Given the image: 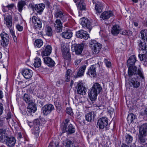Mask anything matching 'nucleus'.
Here are the masks:
<instances>
[{
  "label": "nucleus",
  "mask_w": 147,
  "mask_h": 147,
  "mask_svg": "<svg viewBox=\"0 0 147 147\" xmlns=\"http://www.w3.org/2000/svg\"><path fill=\"white\" fill-rule=\"evenodd\" d=\"M41 61L40 59L38 57H36L34 59V66L35 68H38L40 66Z\"/></svg>",
  "instance_id": "obj_35"
},
{
  "label": "nucleus",
  "mask_w": 147,
  "mask_h": 147,
  "mask_svg": "<svg viewBox=\"0 0 147 147\" xmlns=\"http://www.w3.org/2000/svg\"><path fill=\"white\" fill-rule=\"evenodd\" d=\"M98 94L92 88L89 90L88 92V97L91 101H95L96 99Z\"/></svg>",
  "instance_id": "obj_20"
},
{
  "label": "nucleus",
  "mask_w": 147,
  "mask_h": 147,
  "mask_svg": "<svg viewBox=\"0 0 147 147\" xmlns=\"http://www.w3.org/2000/svg\"><path fill=\"white\" fill-rule=\"evenodd\" d=\"M16 28L18 31L20 32L22 31L23 29V27L19 24H17L16 25Z\"/></svg>",
  "instance_id": "obj_52"
},
{
  "label": "nucleus",
  "mask_w": 147,
  "mask_h": 147,
  "mask_svg": "<svg viewBox=\"0 0 147 147\" xmlns=\"http://www.w3.org/2000/svg\"><path fill=\"white\" fill-rule=\"evenodd\" d=\"M70 76H67L65 75V81L67 82H68L70 81Z\"/></svg>",
  "instance_id": "obj_56"
},
{
  "label": "nucleus",
  "mask_w": 147,
  "mask_h": 147,
  "mask_svg": "<svg viewBox=\"0 0 147 147\" xmlns=\"http://www.w3.org/2000/svg\"><path fill=\"white\" fill-rule=\"evenodd\" d=\"M125 141L127 144L131 143L133 140V137L130 135L127 134L125 136Z\"/></svg>",
  "instance_id": "obj_42"
},
{
  "label": "nucleus",
  "mask_w": 147,
  "mask_h": 147,
  "mask_svg": "<svg viewBox=\"0 0 147 147\" xmlns=\"http://www.w3.org/2000/svg\"><path fill=\"white\" fill-rule=\"evenodd\" d=\"M12 37L13 39V40L15 42H16L17 41V39L16 36H15V34H13L12 35Z\"/></svg>",
  "instance_id": "obj_64"
},
{
  "label": "nucleus",
  "mask_w": 147,
  "mask_h": 147,
  "mask_svg": "<svg viewBox=\"0 0 147 147\" xmlns=\"http://www.w3.org/2000/svg\"><path fill=\"white\" fill-rule=\"evenodd\" d=\"M54 17L61 19L63 22H65L67 19L65 12L62 9H57L55 12Z\"/></svg>",
  "instance_id": "obj_3"
},
{
  "label": "nucleus",
  "mask_w": 147,
  "mask_h": 147,
  "mask_svg": "<svg viewBox=\"0 0 147 147\" xmlns=\"http://www.w3.org/2000/svg\"><path fill=\"white\" fill-rule=\"evenodd\" d=\"M71 70L70 69H68L66 71V75L70 76V74L71 73Z\"/></svg>",
  "instance_id": "obj_58"
},
{
  "label": "nucleus",
  "mask_w": 147,
  "mask_h": 147,
  "mask_svg": "<svg viewBox=\"0 0 147 147\" xmlns=\"http://www.w3.org/2000/svg\"><path fill=\"white\" fill-rule=\"evenodd\" d=\"M45 31L46 34L47 35L49 36H51L52 35L53 32L52 29L51 27L48 26L45 29Z\"/></svg>",
  "instance_id": "obj_44"
},
{
  "label": "nucleus",
  "mask_w": 147,
  "mask_h": 147,
  "mask_svg": "<svg viewBox=\"0 0 147 147\" xmlns=\"http://www.w3.org/2000/svg\"><path fill=\"white\" fill-rule=\"evenodd\" d=\"M85 0H73L74 2L76 3V5L78 9L81 10H84L86 9V5L84 1Z\"/></svg>",
  "instance_id": "obj_17"
},
{
  "label": "nucleus",
  "mask_w": 147,
  "mask_h": 147,
  "mask_svg": "<svg viewBox=\"0 0 147 147\" xmlns=\"http://www.w3.org/2000/svg\"><path fill=\"white\" fill-rule=\"evenodd\" d=\"M96 66L93 65H91L88 70L87 74L90 76L94 77L96 75Z\"/></svg>",
  "instance_id": "obj_23"
},
{
  "label": "nucleus",
  "mask_w": 147,
  "mask_h": 147,
  "mask_svg": "<svg viewBox=\"0 0 147 147\" xmlns=\"http://www.w3.org/2000/svg\"><path fill=\"white\" fill-rule=\"evenodd\" d=\"M121 28L118 25L113 26L112 28L111 33L114 35H117L121 32Z\"/></svg>",
  "instance_id": "obj_28"
},
{
  "label": "nucleus",
  "mask_w": 147,
  "mask_h": 147,
  "mask_svg": "<svg viewBox=\"0 0 147 147\" xmlns=\"http://www.w3.org/2000/svg\"><path fill=\"white\" fill-rule=\"evenodd\" d=\"M73 33L70 30H67L61 33L62 37L65 38L69 39L72 36Z\"/></svg>",
  "instance_id": "obj_27"
},
{
  "label": "nucleus",
  "mask_w": 147,
  "mask_h": 147,
  "mask_svg": "<svg viewBox=\"0 0 147 147\" xmlns=\"http://www.w3.org/2000/svg\"><path fill=\"white\" fill-rule=\"evenodd\" d=\"M22 73L23 76L26 79L31 78L33 74L32 71L26 68L23 69L22 70Z\"/></svg>",
  "instance_id": "obj_14"
},
{
  "label": "nucleus",
  "mask_w": 147,
  "mask_h": 147,
  "mask_svg": "<svg viewBox=\"0 0 147 147\" xmlns=\"http://www.w3.org/2000/svg\"><path fill=\"white\" fill-rule=\"evenodd\" d=\"M66 113L71 116H72L73 114V113L72 109L70 108L67 107L66 110Z\"/></svg>",
  "instance_id": "obj_49"
},
{
  "label": "nucleus",
  "mask_w": 147,
  "mask_h": 147,
  "mask_svg": "<svg viewBox=\"0 0 147 147\" xmlns=\"http://www.w3.org/2000/svg\"><path fill=\"white\" fill-rule=\"evenodd\" d=\"M84 47V44L81 43L76 45L74 47V50L76 55H80L82 53Z\"/></svg>",
  "instance_id": "obj_24"
},
{
  "label": "nucleus",
  "mask_w": 147,
  "mask_h": 147,
  "mask_svg": "<svg viewBox=\"0 0 147 147\" xmlns=\"http://www.w3.org/2000/svg\"><path fill=\"white\" fill-rule=\"evenodd\" d=\"M76 85V88L78 93L82 95H84L86 93L87 89L83 86V83L77 82Z\"/></svg>",
  "instance_id": "obj_10"
},
{
  "label": "nucleus",
  "mask_w": 147,
  "mask_h": 147,
  "mask_svg": "<svg viewBox=\"0 0 147 147\" xmlns=\"http://www.w3.org/2000/svg\"><path fill=\"white\" fill-rule=\"evenodd\" d=\"M69 120L67 119H66L64 121V122L63 123V130L64 129H66V128L67 127V125H68V123L69 122Z\"/></svg>",
  "instance_id": "obj_48"
},
{
  "label": "nucleus",
  "mask_w": 147,
  "mask_h": 147,
  "mask_svg": "<svg viewBox=\"0 0 147 147\" xmlns=\"http://www.w3.org/2000/svg\"><path fill=\"white\" fill-rule=\"evenodd\" d=\"M9 35L5 33L0 34V41L1 45L4 47H7L9 44Z\"/></svg>",
  "instance_id": "obj_7"
},
{
  "label": "nucleus",
  "mask_w": 147,
  "mask_h": 147,
  "mask_svg": "<svg viewBox=\"0 0 147 147\" xmlns=\"http://www.w3.org/2000/svg\"><path fill=\"white\" fill-rule=\"evenodd\" d=\"M121 34L123 35H127L128 32L127 30H124L122 31V32L121 33Z\"/></svg>",
  "instance_id": "obj_59"
},
{
  "label": "nucleus",
  "mask_w": 147,
  "mask_h": 147,
  "mask_svg": "<svg viewBox=\"0 0 147 147\" xmlns=\"http://www.w3.org/2000/svg\"><path fill=\"white\" fill-rule=\"evenodd\" d=\"M40 119H34L33 122V128L32 133L35 136H38L40 129Z\"/></svg>",
  "instance_id": "obj_2"
},
{
  "label": "nucleus",
  "mask_w": 147,
  "mask_h": 147,
  "mask_svg": "<svg viewBox=\"0 0 147 147\" xmlns=\"http://www.w3.org/2000/svg\"><path fill=\"white\" fill-rule=\"evenodd\" d=\"M44 63L48 66L52 67L55 66V61L51 58L48 57H43Z\"/></svg>",
  "instance_id": "obj_18"
},
{
  "label": "nucleus",
  "mask_w": 147,
  "mask_h": 147,
  "mask_svg": "<svg viewBox=\"0 0 147 147\" xmlns=\"http://www.w3.org/2000/svg\"><path fill=\"white\" fill-rule=\"evenodd\" d=\"M13 27L11 28H8L9 29V31L10 32V34H11V35L12 36V35H13V34H14L15 33L14 31L13 30Z\"/></svg>",
  "instance_id": "obj_57"
},
{
  "label": "nucleus",
  "mask_w": 147,
  "mask_h": 147,
  "mask_svg": "<svg viewBox=\"0 0 147 147\" xmlns=\"http://www.w3.org/2000/svg\"><path fill=\"white\" fill-rule=\"evenodd\" d=\"M105 63L107 67H111V64L110 62L108 61L107 59H104Z\"/></svg>",
  "instance_id": "obj_53"
},
{
  "label": "nucleus",
  "mask_w": 147,
  "mask_h": 147,
  "mask_svg": "<svg viewBox=\"0 0 147 147\" xmlns=\"http://www.w3.org/2000/svg\"><path fill=\"white\" fill-rule=\"evenodd\" d=\"M90 45L92 52L94 54H96L98 53L102 48L101 44L95 40L91 41Z\"/></svg>",
  "instance_id": "obj_6"
},
{
  "label": "nucleus",
  "mask_w": 147,
  "mask_h": 147,
  "mask_svg": "<svg viewBox=\"0 0 147 147\" xmlns=\"http://www.w3.org/2000/svg\"><path fill=\"white\" fill-rule=\"evenodd\" d=\"M93 3L95 4V10L96 13H100L103 9L102 5V3L98 1L95 2L93 1Z\"/></svg>",
  "instance_id": "obj_25"
},
{
  "label": "nucleus",
  "mask_w": 147,
  "mask_h": 147,
  "mask_svg": "<svg viewBox=\"0 0 147 147\" xmlns=\"http://www.w3.org/2000/svg\"><path fill=\"white\" fill-rule=\"evenodd\" d=\"M18 139H20L22 138V136L21 132L18 133Z\"/></svg>",
  "instance_id": "obj_62"
},
{
  "label": "nucleus",
  "mask_w": 147,
  "mask_h": 147,
  "mask_svg": "<svg viewBox=\"0 0 147 147\" xmlns=\"http://www.w3.org/2000/svg\"><path fill=\"white\" fill-rule=\"evenodd\" d=\"M5 139L4 142H5L6 144L8 146L11 147L15 145L16 140L14 137H9L7 136Z\"/></svg>",
  "instance_id": "obj_16"
},
{
  "label": "nucleus",
  "mask_w": 147,
  "mask_h": 147,
  "mask_svg": "<svg viewBox=\"0 0 147 147\" xmlns=\"http://www.w3.org/2000/svg\"><path fill=\"white\" fill-rule=\"evenodd\" d=\"M14 6L13 3L8 4L6 6H3V11L4 12L7 11L8 10L12 9Z\"/></svg>",
  "instance_id": "obj_36"
},
{
  "label": "nucleus",
  "mask_w": 147,
  "mask_h": 147,
  "mask_svg": "<svg viewBox=\"0 0 147 147\" xmlns=\"http://www.w3.org/2000/svg\"><path fill=\"white\" fill-rule=\"evenodd\" d=\"M138 57L140 59V60L141 61H145L146 60L145 59L146 55L144 54H142L141 55L139 54L138 55Z\"/></svg>",
  "instance_id": "obj_51"
},
{
  "label": "nucleus",
  "mask_w": 147,
  "mask_h": 147,
  "mask_svg": "<svg viewBox=\"0 0 147 147\" xmlns=\"http://www.w3.org/2000/svg\"><path fill=\"white\" fill-rule=\"evenodd\" d=\"M3 110V105L2 104L0 103V115L2 114Z\"/></svg>",
  "instance_id": "obj_55"
},
{
  "label": "nucleus",
  "mask_w": 147,
  "mask_h": 147,
  "mask_svg": "<svg viewBox=\"0 0 147 147\" xmlns=\"http://www.w3.org/2000/svg\"><path fill=\"white\" fill-rule=\"evenodd\" d=\"M43 44V42L41 39H37L35 40L34 45L35 47L40 48L42 45Z\"/></svg>",
  "instance_id": "obj_39"
},
{
  "label": "nucleus",
  "mask_w": 147,
  "mask_h": 147,
  "mask_svg": "<svg viewBox=\"0 0 147 147\" xmlns=\"http://www.w3.org/2000/svg\"><path fill=\"white\" fill-rule=\"evenodd\" d=\"M24 100L27 103H30L32 102V100L30 97V96L27 94H24L23 96Z\"/></svg>",
  "instance_id": "obj_40"
},
{
  "label": "nucleus",
  "mask_w": 147,
  "mask_h": 147,
  "mask_svg": "<svg viewBox=\"0 0 147 147\" xmlns=\"http://www.w3.org/2000/svg\"><path fill=\"white\" fill-rule=\"evenodd\" d=\"M96 116V113L94 112H91L86 115V120L88 121H93Z\"/></svg>",
  "instance_id": "obj_26"
},
{
  "label": "nucleus",
  "mask_w": 147,
  "mask_h": 147,
  "mask_svg": "<svg viewBox=\"0 0 147 147\" xmlns=\"http://www.w3.org/2000/svg\"><path fill=\"white\" fill-rule=\"evenodd\" d=\"M28 106L27 108V113L28 115H31L32 113H34L36 110V108L33 102L28 104Z\"/></svg>",
  "instance_id": "obj_22"
},
{
  "label": "nucleus",
  "mask_w": 147,
  "mask_h": 147,
  "mask_svg": "<svg viewBox=\"0 0 147 147\" xmlns=\"http://www.w3.org/2000/svg\"><path fill=\"white\" fill-rule=\"evenodd\" d=\"M0 134L1 135L0 136V141L2 142H4L5 138H6L7 136L6 130L3 129H0Z\"/></svg>",
  "instance_id": "obj_34"
},
{
  "label": "nucleus",
  "mask_w": 147,
  "mask_h": 147,
  "mask_svg": "<svg viewBox=\"0 0 147 147\" xmlns=\"http://www.w3.org/2000/svg\"><path fill=\"white\" fill-rule=\"evenodd\" d=\"M86 66L85 65L80 67L77 73V77H81L84 74Z\"/></svg>",
  "instance_id": "obj_33"
},
{
  "label": "nucleus",
  "mask_w": 147,
  "mask_h": 147,
  "mask_svg": "<svg viewBox=\"0 0 147 147\" xmlns=\"http://www.w3.org/2000/svg\"><path fill=\"white\" fill-rule=\"evenodd\" d=\"M81 24L83 27H86L90 31L92 29V26L90 21L87 19H86L84 20V21L82 22Z\"/></svg>",
  "instance_id": "obj_29"
},
{
  "label": "nucleus",
  "mask_w": 147,
  "mask_h": 147,
  "mask_svg": "<svg viewBox=\"0 0 147 147\" xmlns=\"http://www.w3.org/2000/svg\"><path fill=\"white\" fill-rule=\"evenodd\" d=\"M4 24L8 28H11L13 27L12 18L11 15H7L4 17Z\"/></svg>",
  "instance_id": "obj_12"
},
{
  "label": "nucleus",
  "mask_w": 147,
  "mask_h": 147,
  "mask_svg": "<svg viewBox=\"0 0 147 147\" xmlns=\"http://www.w3.org/2000/svg\"><path fill=\"white\" fill-rule=\"evenodd\" d=\"M69 120L67 119H66L64 121V122L63 123V130L64 129H66V128L67 127V125H68V123L69 122Z\"/></svg>",
  "instance_id": "obj_46"
},
{
  "label": "nucleus",
  "mask_w": 147,
  "mask_h": 147,
  "mask_svg": "<svg viewBox=\"0 0 147 147\" xmlns=\"http://www.w3.org/2000/svg\"><path fill=\"white\" fill-rule=\"evenodd\" d=\"M63 22H62L60 19H57L55 23L54 26L55 28L56 31L58 32H59L62 30V28L63 27Z\"/></svg>",
  "instance_id": "obj_21"
},
{
  "label": "nucleus",
  "mask_w": 147,
  "mask_h": 147,
  "mask_svg": "<svg viewBox=\"0 0 147 147\" xmlns=\"http://www.w3.org/2000/svg\"><path fill=\"white\" fill-rule=\"evenodd\" d=\"M18 21V18L17 17H15L13 19V24L15 23Z\"/></svg>",
  "instance_id": "obj_63"
},
{
  "label": "nucleus",
  "mask_w": 147,
  "mask_h": 147,
  "mask_svg": "<svg viewBox=\"0 0 147 147\" xmlns=\"http://www.w3.org/2000/svg\"><path fill=\"white\" fill-rule=\"evenodd\" d=\"M82 59H78L75 60L74 63L76 65H77L80 63Z\"/></svg>",
  "instance_id": "obj_54"
},
{
  "label": "nucleus",
  "mask_w": 147,
  "mask_h": 147,
  "mask_svg": "<svg viewBox=\"0 0 147 147\" xmlns=\"http://www.w3.org/2000/svg\"><path fill=\"white\" fill-rule=\"evenodd\" d=\"M75 129L73 125L70 124L68 126V127L66 128V129H64L63 130V131L64 132H67L69 134H71L75 132Z\"/></svg>",
  "instance_id": "obj_30"
},
{
  "label": "nucleus",
  "mask_w": 147,
  "mask_h": 147,
  "mask_svg": "<svg viewBox=\"0 0 147 147\" xmlns=\"http://www.w3.org/2000/svg\"><path fill=\"white\" fill-rule=\"evenodd\" d=\"M128 66V74L129 76H134L137 78H144L143 71L141 68L137 69V67L135 66L132 65Z\"/></svg>",
  "instance_id": "obj_1"
},
{
  "label": "nucleus",
  "mask_w": 147,
  "mask_h": 147,
  "mask_svg": "<svg viewBox=\"0 0 147 147\" xmlns=\"http://www.w3.org/2000/svg\"><path fill=\"white\" fill-rule=\"evenodd\" d=\"M92 88L98 94H99L101 92L102 89L101 85L98 83H94L93 85Z\"/></svg>",
  "instance_id": "obj_32"
},
{
  "label": "nucleus",
  "mask_w": 147,
  "mask_h": 147,
  "mask_svg": "<svg viewBox=\"0 0 147 147\" xmlns=\"http://www.w3.org/2000/svg\"><path fill=\"white\" fill-rule=\"evenodd\" d=\"M140 33L142 39L145 40V38L147 36V30H143L141 31Z\"/></svg>",
  "instance_id": "obj_43"
},
{
  "label": "nucleus",
  "mask_w": 147,
  "mask_h": 147,
  "mask_svg": "<svg viewBox=\"0 0 147 147\" xmlns=\"http://www.w3.org/2000/svg\"><path fill=\"white\" fill-rule=\"evenodd\" d=\"M69 120L67 119H66L64 121V122L63 123V130L64 129H66V128L67 127V125H68V123L69 122Z\"/></svg>",
  "instance_id": "obj_47"
},
{
  "label": "nucleus",
  "mask_w": 147,
  "mask_h": 147,
  "mask_svg": "<svg viewBox=\"0 0 147 147\" xmlns=\"http://www.w3.org/2000/svg\"><path fill=\"white\" fill-rule=\"evenodd\" d=\"M67 56H65L63 55V57L65 59H69L71 57L69 53L67 54Z\"/></svg>",
  "instance_id": "obj_60"
},
{
  "label": "nucleus",
  "mask_w": 147,
  "mask_h": 147,
  "mask_svg": "<svg viewBox=\"0 0 147 147\" xmlns=\"http://www.w3.org/2000/svg\"><path fill=\"white\" fill-rule=\"evenodd\" d=\"M135 116L134 114L130 113L128 115L127 119L128 122L131 123L135 119Z\"/></svg>",
  "instance_id": "obj_41"
},
{
  "label": "nucleus",
  "mask_w": 147,
  "mask_h": 147,
  "mask_svg": "<svg viewBox=\"0 0 147 147\" xmlns=\"http://www.w3.org/2000/svg\"><path fill=\"white\" fill-rule=\"evenodd\" d=\"M114 16L113 12L111 10L105 11L101 14L100 17L103 20L108 19Z\"/></svg>",
  "instance_id": "obj_15"
},
{
  "label": "nucleus",
  "mask_w": 147,
  "mask_h": 147,
  "mask_svg": "<svg viewBox=\"0 0 147 147\" xmlns=\"http://www.w3.org/2000/svg\"><path fill=\"white\" fill-rule=\"evenodd\" d=\"M108 123V118L105 117H102L98 120L97 123L99 129H103L107 127Z\"/></svg>",
  "instance_id": "obj_5"
},
{
  "label": "nucleus",
  "mask_w": 147,
  "mask_h": 147,
  "mask_svg": "<svg viewBox=\"0 0 147 147\" xmlns=\"http://www.w3.org/2000/svg\"><path fill=\"white\" fill-rule=\"evenodd\" d=\"M11 113L10 112L8 113L7 115V117H6V119H9L11 118Z\"/></svg>",
  "instance_id": "obj_61"
},
{
  "label": "nucleus",
  "mask_w": 147,
  "mask_h": 147,
  "mask_svg": "<svg viewBox=\"0 0 147 147\" xmlns=\"http://www.w3.org/2000/svg\"><path fill=\"white\" fill-rule=\"evenodd\" d=\"M41 55L43 57L44 56H48L50 55L51 53L52 47L50 45H47L44 47L43 49H41Z\"/></svg>",
  "instance_id": "obj_11"
},
{
  "label": "nucleus",
  "mask_w": 147,
  "mask_h": 147,
  "mask_svg": "<svg viewBox=\"0 0 147 147\" xmlns=\"http://www.w3.org/2000/svg\"><path fill=\"white\" fill-rule=\"evenodd\" d=\"M63 145L65 147H73V143L69 139H67L65 141H64L63 142Z\"/></svg>",
  "instance_id": "obj_38"
},
{
  "label": "nucleus",
  "mask_w": 147,
  "mask_h": 147,
  "mask_svg": "<svg viewBox=\"0 0 147 147\" xmlns=\"http://www.w3.org/2000/svg\"><path fill=\"white\" fill-rule=\"evenodd\" d=\"M32 8L33 11H35L39 14H41L45 8V5L43 3H40L32 5Z\"/></svg>",
  "instance_id": "obj_9"
},
{
  "label": "nucleus",
  "mask_w": 147,
  "mask_h": 147,
  "mask_svg": "<svg viewBox=\"0 0 147 147\" xmlns=\"http://www.w3.org/2000/svg\"><path fill=\"white\" fill-rule=\"evenodd\" d=\"M54 109V106L51 104L45 105L42 107V113L44 115H47L50 113Z\"/></svg>",
  "instance_id": "obj_8"
},
{
  "label": "nucleus",
  "mask_w": 147,
  "mask_h": 147,
  "mask_svg": "<svg viewBox=\"0 0 147 147\" xmlns=\"http://www.w3.org/2000/svg\"><path fill=\"white\" fill-rule=\"evenodd\" d=\"M138 46L139 47V49L141 47L145 46L146 45L145 40H140L138 41Z\"/></svg>",
  "instance_id": "obj_45"
},
{
  "label": "nucleus",
  "mask_w": 147,
  "mask_h": 147,
  "mask_svg": "<svg viewBox=\"0 0 147 147\" xmlns=\"http://www.w3.org/2000/svg\"><path fill=\"white\" fill-rule=\"evenodd\" d=\"M76 35L78 38L85 40L87 39L89 37V34L88 32L83 30H80L77 32Z\"/></svg>",
  "instance_id": "obj_13"
},
{
  "label": "nucleus",
  "mask_w": 147,
  "mask_h": 147,
  "mask_svg": "<svg viewBox=\"0 0 147 147\" xmlns=\"http://www.w3.org/2000/svg\"><path fill=\"white\" fill-rule=\"evenodd\" d=\"M144 78H134L131 79V83L133 87L134 88H137L139 87L140 84V81L142 79H144Z\"/></svg>",
  "instance_id": "obj_19"
},
{
  "label": "nucleus",
  "mask_w": 147,
  "mask_h": 147,
  "mask_svg": "<svg viewBox=\"0 0 147 147\" xmlns=\"http://www.w3.org/2000/svg\"><path fill=\"white\" fill-rule=\"evenodd\" d=\"M139 49L141 50L143 53H147V45H145L141 47Z\"/></svg>",
  "instance_id": "obj_50"
},
{
  "label": "nucleus",
  "mask_w": 147,
  "mask_h": 147,
  "mask_svg": "<svg viewBox=\"0 0 147 147\" xmlns=\"http://www.w3.org/2000/svg\"><path fill=\"white\" fill-rule=\"evenodd\" d=\"M136 61V58L135 55H131L127 61V66L133 65Z\"/></svg>",
  "instance_id": "obj_31"
},
{
  "label": "nucleus",
  "mask_w": 147,
  "mask_h": 147,
  "mask_svg": "<svg viewBox=\"0 0 147 147\" xmlns=\"http://www.w3.org/2000/svg\"><path fill=\"white\" fill-rule=\"evenodd\" d=\"M30 21L32 24L33 26L35 29H40L42 28L41 22L39 18L33 16L30 18Z\"/></svg>",
  "instance_id": "obj_4"
},
{
  "label": "nucleus",
  "mask_w": 147,
  "mask_h": 147,
  "mask_svg": "<svg viewBox=\"0 0 147 147\" xmlns=\"http://www.w3.org/2000/svg\"><path fill=\"white\" fill-rule=\"evenodd\" d=\"M26 3L24 1H21L19 2L18 4V10L20 12L22 11L23 9V7L25 5Z\"/></svg>",
  "instance_id": "obj_37"
}]
</instances>
